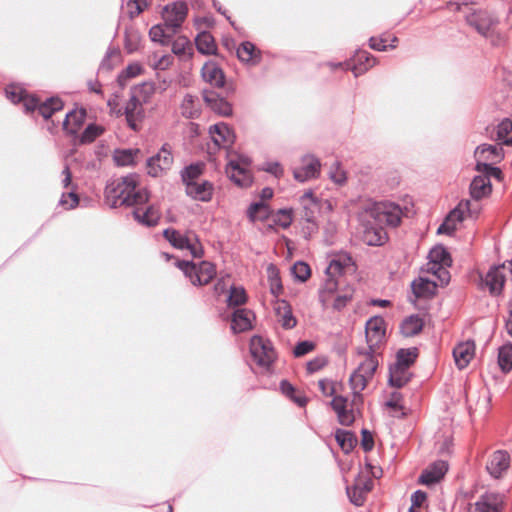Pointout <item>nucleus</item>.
<instances>
[{"label": "nucleus", "mask_w": 512, "mask_h": 512, "mask_svg": "<svg viewBox=\"0 0 512 512\" xmlns=\"http://www.w3.org/2000/svg\"><path fill=\"white\" fill-rule=\"evenodd\" d=\"M149 199L148 190L139 188V176L137 174H129L113 179L105 187V203L111 208L146 204Z\"/></svg>", "instance_id": "obj_1"}, {"label": "nucleus", "mask_w": 512, "mask_h": 512, "mask_svg": "<svg viewBox=\"0 0 512 512\" xmlns=\"http://www.w3.org/2000/svg\"><path fill=\"white\" fill-rule=\"evenodd\" d=\"M357 354L362 359L358 363L357 369L349 378L350 388L354 396H360L361 392L367 387L368 382L373 378L379 365V352L369 348L357 349Z\"/></svg>", "instance_id": "obj_2"}, {"label": "nucleus", "mask_w": 512, "mask_h": 512, "mask_svg": "<svg viewBox=\"0 0 512 512\" xmlns=\"http://www.w3.org/2000/svg\"><path fill=\"white\" fill-rule=\"evenodd\" d=\"M450 10L461 11L464 13L467 23L473 27L479 34L488 37L492 28L496 24V19L484 10H473L467 4L448 3Z\"/></svg>", "instance_id": "obj_3"}, {"label": "nucleus", "mask_w": 512, "mask_h": 512, "mask_svg": "<svg viewBox=\"0 0 512 512\" xmlns=\"http://www.w3.org/2000/svg\"><path fill=\"white\" fill-rule=\"evenodd\" d=\"M175 265L184 273L193 285H206L216 275L214 264L208 261H202L195 264L191 261L177 260Z\"/></svg>", "instance_id": "obj_4"}, {"label": "nucleus", "mask_w": 512, "mask_h": 512, "mask_svg": "<svg viewBox=\"0 0 512 512\" xmlns=\"http://www.w3.org/2000/svg\"><path fill=\"white\" fill-rule=\"evenodd\" d=\"M402 209L398 204L384 201L372 205L364 212V217L372 218L379 225L387 224L396 227L402 217Z\"/></svg>", "instance_id": "obj_5"}, {"label": "nucleus", "mask_w": 512, "mask_h": 512, "mask_svg": "<svg viewBox=\"0 0 512 512\" xmlns=\"http://www.w3.org/2000/svg\"><path fill=\"white\" fill-rule=\"evenodd\" d=\"M163 236L173 247L189 250L195 258L202 257L203 248L195 234H182L173 228H167L163 231Z\"/></svg>", "instance_id": "obj_6"}, {"label": "nucleus", "mask_w": 512, "mask_h": 512, "mask_svg": "<svg viewBox=\"0 0 512 512\" xmlns=\"http://www.w3.org/2000/svg\"><path fill=\"white\" fill-rule=\"evenodd\" d=\"M188 14V5L184 1L167 4L162 11L165 27L175 34L184 23Z\"/></svg>", "instance_id": "obj_7"}, {"label": "nucleus", "mask_w": 512, "mask_h": 512, "mask_svg": "<svg viewBox=\"0 0 512 512\" xmlns=\"http://www.w3.org/2000/svg\"><path fill=\"white\" fill-rule=\"evenodd\" d=\"M250 352L256 364L263 368H269L276 357L271 343L261 336H253L251 338Z\"/></svg>", "instance_id": "obj_8"}, {"label": "nucleus", "mask_w": 512, "mask_h": 512, "mask_svg": "<svg viewBox=\"0 0 512 512\" xmlns=\"http://www.w3.org/2000/svg\"><path fill=\"white\" fill-rule=\"evenodd\" d=\"M385 334L386 324L384 319L380 316L370 318L365 325L367 348L378 350L384 343Z\"/></svg>", "instance_id": "obj_9"}, {"label": "nucleus", "mask_w": 512, "mask_h": 512, "mask_svg": "<svg viewBox=\"0 0 512 512\" xmlns=\"http://www.w3.org/2000/svg\"><path fill=\"white\" fill-rule=\"evenodd\" d=\"M173 165V155L170 147L164 144L159 152L147 160V172L152 177H158L170 170Z\"/></svg>", "instance_id": "obj_10"}, {"label": "nucleus", "mask_w": 512, "mask_h": 512, "mask_svg": "<svg viewBox=\"0 0 512 512\" xmlns=\"http://www.w3.org/2000/svg\"><path fill=\"white\" fill-rule=\"evenodd\" d=\"M133 217L141 225L147 227L156 226L161 218V211L157 204L149 203L146 204L132 205Z\"/></svg>", "instance_id": "obj_11"}, {"label": "nucleus", "mask_w": 512, "mask_h": 512, "mask_svg": "<svg viewBox=\"0 0 512 512\" xmlns=\"http://www.w3.org/2000/svg\"><path fill=\"white\" fill-rule=\"evenodd\" d=\"M320 161L312 155H305L301 159V167L293 170L294 178L299 182H305L317 178L320 174Z\"/></svg>", "instance_id": "obj_12"}, {"label": "nucleus", "mask_w": 512, "mask_h": 512, "mask_svg": "<svg viewBox=\"0 0 512 512\" xmlns=\"http://www.w3.org/2000/svg\"><path fill=\"white\" fill-rule=\"evenodd\" d=\"M373 481L370 478L359 476L351 487H347V495L355 506H362L366 495L372 490Z\"/></svg>", "instance_id": "obj_13"}, {"label": "nucleus", "mask_w": 512, "mask_h": 512, "mask_svg": "<svg viewBox=\"0 0 512 512\" xmlns=\"http://www.w3.org/2000/svg\"><path fill=\"white\" fill-rule=\"evenodd\" d=\"M144 103L129 98L127 101L123 114L125 115L127 125L134 131L141 128V123L145 118Z\"/></svg>", "instance_id": "obj_14"}, {"label": "nucleus", "mask_w": 512, "mask_h": 512, "mask_svg": "<svg viewBox=\"0 0 512 512\" xmlns=\"http://www.w3.org/2000/svg\"><path fill=\"white\" fill-rule=\"evenodd\" d=\"M213 143L219 148H230L235 141V134L230 127L223 123H216L209 128Z\"/></svg>", "instance_id": "obj_15"}, {"label": "nucleus", "mask_w": 512, "mask_h": 512, "mask_svg": "<svg viewBox=\"0 0 512 512\" xmlns=\"http://www.w3.org/2000/svg\"><path fill=\"white\" fill-rule=\"evenodd\" d=\"M510 466V456L506 451L497 450L488 459L486 469L495 479H499Z\"/></svg>", "instance_id": "obj_16"}, {"label": "nucleus", "mask_w": 512, "mask_h": 512, "mask_svg": "<svg viewBox=\"0 0 512 512\" xmlns=\"http://www.w3.org/2000/svg\"><path fill=\"white\" fill-rule=\"evenodd\" d=\"M475 159L478 162H490L489 164L499 163L504 158L502 144H482L474 151Z\"/></svg>", "instance_id": "obj_17"}, {"label": "nucleus", "mask_w": 512, "mask_h": 512, "mask_svg": "<svg viewBox=\"0 0 512 512\" xmlns=\"http://www.w3.org/2000/svg\"><path fill=\"white\" fill-rule=\"evenodd\" d=\"M363 218L367 222L362 235L363 242L369 246H380L384 244L387 237L382 225L374 222L372 218H366L364 216Z\"/></svg>", "instance_id": "obj_18"}, {"label": "nucleus", "mask_w": 512, "mask_h": 512, "mask_svg": "<svg viewBox=\"0 0 512 512\" xmlns=\"http://www.w3.org/2000/svg\"><path fill=\"white\" fill-rule=\"evenodd\" d=\"M203 99L207 106H209L215 113L226 117L232 115V105L226 99L220 97L216 92L212 90H204Z\"/></svg>", "instance_id": "obj_19"}, {"label": "nucleus", "mask_w": 512, "mask_h": 512, "mask_svg": "<svg viewBox=\"0 0 512 512\" xmlns=\"http://www.w3.org/2000/svg\"><path fill=\"white\" fill-rule=\"evenodd\" d=\"M447 471L448 464L446 461H436L422 472L419 477V482L428 486L438 483L444 477Z\"/></svg>", "instance_id": "obj_20"}, {"label": "nucleus", "mask_w": 512, "mask_h": 512, "mask_svg": "<svg viewBox=\"0 0 512 512\" xmlns=\"http://www.w3.org/2000/svg\"><path fill=\"white\" fill-rule=\"evenodd\" d=\"M504 282L505 275L499 266L491 267L486 275L481 278L482 286L487 287L492 295H499L501 293Z\"/></svg>", "instance_id": "obj_21"}, {"label": "nucleus", "mask_w": 512, "mask_h": 512, "mask_svg": "<svg viewBox=\"0 0 512 512\" xmlns=\"http://www.w3.org/2000/svg\"><path fill=\"white\" fill-rule=\"evenodd\" d=\"M475 355V343L471 340L461 342L453 349L455 364L459 369L466 368Z\"/></svg>", "instance_id": "obj_22"}, {"label": "nucleus", "mask_w": 512, "mask_h": 512, "mask_svg": "<svg viewBox=\"0 0 512 512\" xmlns=\"http://www.w3.org/2000/svg\"><path fill=\"white\" fill-rule=\"evenodd\" d=\"M228 177L239 187H248L252 183V174L250 170L237 164V161L229 160L226 166Z\"/></svg>", "instance_id": "obj_23"}, {"label": "nucleus", "mask_w": 512, "mask_h": 512, "mask_svg": "<svg viewBox=\"0 0 512 512\" xmlns=\"http://www.w3.org/2000/svg\"><path fill=\"white\" fill-rule=\"evenodd\" d=\"M274 311L277 321L284 329H292L296 326L297 320L293 315L290 304L286 300H276L274 303Z\"/></svg>", "instance_id": "obj_24"}, {"label": "nucleus", "mask_w": 512, "mask_h": 512, "mask_svg": "<svg viewBox=\"0 0 512 512\" xmlns=\"http://www.w3.org/2000/svg\"><path fill=\"white\" fill-rule=\"evenodd\" d=\"M254 314L246 308H238L232 314L231 329L234 333H242L252 328Z\"/></svg>", "instance_id": "obj_25"}, {"label": "nucleus", "mask_w": 512, "mask_h": 512, "mask_svg": "<svg viewBox=\"0 0 512 512\" xmlns=\"http://www.w3.org/2000/svg\"><path fill=\"white\" fill-rule=\"evenodd\" d=\"M205 82L216 88H222L225 85V75L222 69L213 61L204 64L201 70Z\"/></svg>", "instance_id": "obj_26"}, {"label": "nucleus", "mask_w": 512, "mask_h": 512, "mask_svg": "<svg viewBox=\"0 0 512 512\" xmlns=\"http://www.w3.org/2000/svg\"><path fill=\"white\" fill-rule=\"evenodd\" d=\"M86 115L84 108L71 110L66 114L63 121V130L72 136H76L85 122Z\"/></svg>", "instance_id": "obj_27"}, {"label": "nucleus", "mask_w": 512, "mask_h": 512, "mask_svg": "<svg viewBox=\"0 0 512 512\" xmlns=\"http://www.w3.org/2000/svg\"><path fill=\"white\" fill-rule=\"evenodd\" d=\"M503 504V496L496 493H486L475 503L477 512H500Z\"/></svg>", "instance_id": "obj_28"}, {"label": "nucleus", "mask_w": 512, "mask_h": 512, "mask_svg": "<svg viewBox=\"0 0 512 512\" xmlns=\"http://www.w3.org/2000/svg\"><path fill=\"white\" fill-rule=\"evenodd\" d=\"M411 288L416 298H431L436 293L437 284L428 278L419 277L412 282Z\"/></svg>", "instance_id": "obj_29"}, {"label": "nucleus", "mask_w": 512, "mask_h": 512, "mask_svg": "<svg viewBox=\"0 0 512 512\" xmlns=\"http://www.w3.org/2000/svg\"><path fill=\"white\" fill-rule=\"evenodd\" d=\"M212 191L213 185L208 181H203L201 183L195 181L193 183H188L186 186L187 195L204 202L211 200Z\"/></svg>", "instance_id": "obj_30"}, {"label": "nucleus", "mask_w": 512, "mask_h": 512, "mask_svg": "<svg viewBox=\"0 0 512 512\" xmlns=\"http://www.w3.org/2000/svg\"><path fill=\"white\" fill-rule=\"evenodd\" d=\"M343 258H344L343 261H342V257H339L337 259H332L329 266L326 269V274L328 277L325 282V289L329 292H333L337 287V282L334 279V276L336 274H340L342 272L344 266L346 265V262H349L351 260V258L348 256H345Z\"/></svg>", "instance_id": "obj_31"}, {"label": "nucleus", "mask_w": 512, "mask_h": 512, "mask_svg": "<svg viewBox=\"0 0 512 512\" xmlns=\"http://www.w3.org/2000/svg\"><path fill=\"white\" fill-rule=\"evenodd\" d=\"M376 64L375 58L367 51H357L353 57V65L349 67L354 75L357 77L365 73L369 68Z\"/></svg>", "instance_id": "obj_32"}, {"label": "nucleus", "mask_w": 512, "mask_h": 512, "mask_svg": "<svg viewBox=\"0 0 512 512\" xmlns=\"http://www.w3.org/2000/svg\"><path fill=\"white\" fill-rule=\"evenodd\" d=\"M409 368L394 363L389 368V383L396 388H402L410 380Z\"/></svg>", "instance_id": "obj_33"}, {"label": "nucleus", "mask_w": 512, "mask_h": 512, "mask_svg": "<svg viewBox=\"0 0 512 512\" xmlns=\"http://www.w3.org/2000/svg\"><path fill=\"white\" fill-rule=\"evenodd\" d=\"M491 192V182L481 174L475 176L470 184V194L473 199L479 200Z\"/></svg>", "instance_id": "obj_34"}, {"label": "nucleus", "mask_w": 512, "mask_h": 512, "mask_svg": "<svg viewBox=\"0 0 512 512\" xmlns=\"http://www.w3.org/2000/svg\"><path fill=\"white\" fill-rule=\"evenodd\" d=\"M180 110L182 116L187 119L198 118L201 114L198 98L191 94H186L181 102Z\"/></svg>", "instance_id": "obj_35"}, {"label": "nucleus", "mask_w": 512, "mask_h": 512, "mask_svg": "<svg viewBox=\"0 0 512 512\" xmlns=\"http://www.w3.org/2000/svg\"><path fill=\"white\" fill-rule=\"evenodd\" d=\"M424 321L419 315H411L403 320L401 332L406 337H413L423 329Z\"/></svg>", "instance_id": "obj_36"}, {"label": "nucleus", "mask_w": 512, "mask_h": 512, "mask_svg": "<svg viewBox=\"0 0 512 512\" xmlns=\"http://www.w3.org/2000/svg\"><path fill=\"white\" fill-rule=\"evenodd\" d=\"M197 50L201 54L211 55L215 54L217 46L213 36L206 31L199 33L195 39Z\"/></svg>", "instance_id": "obj_37"}, {"label": "nucleus", "mask_w": 512, "mask_h": 512, "mask_svg": "<svg viewBox=\"0 0 512 512\" xmlns=\"http://www.w3.org/2000/svg\"><path fill=\"white\" fill-rule=\"evenodd\" d=\"M154 93V86L152 83L144 82L134 86L130 91V97L141 103H148Z\"/></svg>", "instance_id": "obj_38"}, {"label": "nucleus", "mask_w": 512, "mask_h": 512, "mask_svg": "<svg viewBox=\"0 0 512 512\" xmlns=\"http://www.w3.org/2000/svg\"><path fill=\"white\" fill-rule=\"evenodd\" d=\"M335 438L345 453L352 451L357 441L356 437L351 432L342 429L336 431Z\"/></svg>", "instance_id": "obj_39"}, {"label": "nucleus", "mask_w": 512, "mask_h": 512, "mask_svg": "<svg viewBox=\"0 0 512 512\" xmlns=\"http://www.w3.org/2000/svg\"><path fill=\"white\" fill-rule=\"evenodd\" d=\"M63 108V102L59 98L52 97L45 102L39 104L38 112L45 119L50 118L56 111H59Z\"/></svg>", "instance_id": "obj_40"}, {"label": "nucleus", "mask_w": 512, "mask_h": 512, "mask_svg": "<svg viewBox=\"0 0 512 512\" xmlns=\"http://www.w3.org/2000/svg\"><path fill=\"white\" fill-rule=\"evenodd\" d=\"M428 258L431 262L438 263L440 265H451L452 263L449 252L442 245L433 247L429 252Z\"/></svg>", "instance_id": "obj_41"}, {"label": "nucleus", "mask_w": 512, "mask_h": 512, "mask_svg": "<svg viewBox=\"0 0 512 512\" xmlns=\"http://www.w3.org/2000/svg\"><path fill=\"white\" fill-rule=\"evenodd\" d=\"M268 281L270 286V292L274 296H279L283 291V286L279 276V271L273 264H270L267 268Z\"/></svg>", "instance_id": "obj_42"}, {"label": "nucleus", "mask_w": 512, "mask_h": 512, "mask_svg": "<svg viewBox=\"0 0 512 512\" xmlns=\"http://www.w3.org/2000/svg\"><path fill=\"white\" fill-rule=\"evenodd\" d=\"M418 357V349L416 347L408 349H400L396 354V364L409 368Z\"/></svg>", "instance_id": "obj_43"}, {"label": "nucleus", "mask_w": 512, "mask_h": 512, "mask_svg": "<svg viewBox=\"0 0 512 512\" xmlns=\"http://www.w3.org/2000/svg\"><path fill=\"white\" fill-rule=\"evenodd\" d=\"M498 364L503 372L512 369V344H505L499 348Z\"/></svg>", "instance_id": "obj_44"}, {"label": "nucleus", "mask_w": 512, "mask_h": 512, "mask_svg": "<svg viewBox=\"0 0 512 512\" xmlns=\"http://www.w3.org/2000/svg\"><path fill=\"white\" fill-rule=\"evenodd\" d=\"M268 214L269 207L264 202L252 203L247 210V216L251 222H255L257 219L264 220Z\"/></svg>", "instance_id": "obj_45"}, {"label": "nucleus", "mask_w": 512, "mask_h": 512, "mask_svg": "<svg viewBox=\"0 0 512 512\" xmlns=\"http://www.w3.org/2000/svg\"><path fill=\"white\" fill-rule=\"evenodd\" d=\"M138 153V149L117 150L114 154V161L118 166L133 165L135 162V157Z\"/></svg>", "instance_id": "obj_46"}, {"label": "nucleus", "mask_w": 512, "mask_h": 512, "mask_svg": "<svg viewBox=\"0 0 512 512\" xmlns=\"http://www.w3.org/2000/svg\"><path fill=\"white\" fill-rule=\"evenodd\" d=\"M282 393L295 402L298 406L304 407L307 404V398L303 395H295L294 386L287 380H282L280 383Z\"/></svg>", "instance_id": "obj_47"}, {"label": "nucleus", "mask_w": 512, "mask_h": 512, "mask_svg": "<svg viewBox=\"0 0 512 512\" xmlns=\"http://www.w3.org/2000/svg\"><path fill=\"white\" fill-rule=\"evenodd\" d=\"M237 56L242 62L255 63V45L249 41L243 42L237 49Z\"/></svg>", "instance_id": "obj_48"}, {"label": "nucleus", "mask_w": 512, "mask_h": 512, "mask_svg": "<svg viewBox=\"0 0 512 512\" xmlns=\"http://www.w3.org/2000/svg\"><path fill=\"white\" fill-rule=\"evenodd\" d=\"M172 35L173 34L171 33V31L165 27V24L164 25H160V24L154 25L149 30L150 39L153 42H158L160 44H166L168 39Z\"/></svg>", "instance_id": "obj_49"}, {"label": "nucleus", "mask_w": 512, "mask_h": 512, "mask_svg": "<svg viewBox=\"0 0 512 512\" xmlns=\"http://www.w3.org/2000/svg\"><path fill=\"white\" fill-rule=\"evenodd\" d=\"M104 132V129L96 124H89L82 134L79 136L80 144H89L92 143L97 137H99Z\"/></svg>", "instance_id": "obj_50"}, {"label": "nucleus", "mask_w": 512, "mask_h": 512, "mask_svg": "<svg viewBox=\"0 0 512 512\" xmlns=\"http://www.w3.org/2000/svg\"><path fill=\"white\" fill-rule=\"evenodd\" d=\"M476 170L482 175L488 177L490 180L491 177L501 181L502 180V171L498 167L492 166V164L486 162H478L476 163Z\"/></svg>", "instance_id": "obj_51"}, {"label": "nucleus", "mask_w": 512, "mask_h": 512, "mask_svg": "<svg viewBox=\"0 0 512 512\" xmlns=\"http://www.w3.org/2000/svg\"><path fill=\"white\" fill-rule=\"evenodd\" d=\"M202 165L201 164H191L188 167L184 168L181 172V177L183 183L187 186L188 183H193L199 176L202 174Z\"/></svg>", "instance_id": "obj_52"}, {"label": "nucleus", "mask_w": 512, "mask_h": 512, "mask_svg": "<svg viewBox=\"0 0 512 512\" xmlns=\"http://www.w3.org/2000/svg\"><path fill=\"white\" fill-rule=\"evenodd\" d=\"M172 52L183 58L191 57V44L187 38H178L173 42Z\"/></svg>", "instance_id": "obj_53"}, {"label": "nucleus", "mask_w": 512, "mask_h": 512, "mask_svg": "<svg viewBox=\"0 0 512 512\" xmlns=\"http://www.w3.org/2000/svg\"><path fill=\"white\" fill-rule=\"evenodd\" d=\"M247 300L244 288L231 286L230 293L228 296L229 306H240L243 305Z\"/></svg>", "instance_id": "obj_54"}, {"label": "nucleus", "mask_w": 512, "mask_h": 512, "mask_svg": "<svg viewBox=\"0 0 512 512\" xmlns=\"http://www.w3.org/2000/svg\"><path fill=\"white\" fill-rule=\"evenodd\" d=\"M142 72V67L137 64L128 65L118 76V82L121 86L126 84V81L140 75Z\"/></svg>", "instance_id": "obj_55"}, {"label": "nucleus", "mask_w": 512, "mask_h": 512, "mask_svg": "<svg viewBox=\"0 0 512 512\" xmlns=\"http://www.w3.org/2000/svg\"><path fill=\"white\" fill-rule=\"evenodd\" d=\"M398 41L397 37L393 36L391 39V44L387 45V38L384 36L381 37H371L369 39V46L377 51H385L388 47L395 48L396 42Z\"/></svg>", "instance_id": "obj_56"}, {"label": "nucleus", "mask_w": 512, "mask_h": 512, "mask_svg": "<svg viewBox=\"0 0 512 512\" xmlns=\"http://www.w3.org/2000/svg\"><path fill=\"white\" fill-rule=\"evenodd\" d=\"M469 205V200L461 201L452 211H450L447 217L451 218V220L455 221L457 224L461 223L464 220L465 212L469 211Z\"/></svg>", "instance_id": "obj_57"}, {"label": "nucleus", "mask_w": 512, "mask_h": 512, "mask_svg": "<svg viewBox=\"0 0 512 512\" xmlns=\"http://www.w3.org/2000/svg\"><path fill=\"white\" fill-rule=\"evenodd\" d=\"M292 273L296 279L305 282L310 277L311 270L307 263L298 261L293 265Z\"/></svg>", "instance_id": "obj_58"}, {"label": "nucleus", "mask_w": 512, "mask_h": 512, "mask_svg": "<svg viewBox=\"0 0 512 512\" xmlns=\"http://www.w3.org/2000/svg\"><path fill=\"white\" fill-rule=\"evenodd\" d=\"M292 214H293L292 209L284 208V209L278 210L275 215V219H274L275 224H277L278 226H280L284 229L288 228L292 224V221H293Z\"/></svg>", "instance_id": "obj_59"}, {"label": "nucleus", "mask_w": 512, "mask_h": 512, "mask_svg": "<svg viewBox=\"0 0 512 512\" xmlns=\"http://www.w3.org/2000/svg\"><path fill=\"white\" fill-rule=\"evenodd\" d=\"M140 44V36L136 31H126L125 33V49L129 53L135 52Z\"/></svg>", "instance_id": "obj_60"}, {"label": "nucleus", "mask_w": 512, "mask_h": 512, "mask_svg": "<svg viewBox=\"0 0 512 512\" xmlns=\"http://www.w3.org/2000/svg\"><path fill=\"white\" fill-rule=\"evenodd\" d=\"M329 177L333 182L337 184H343L346 181V173L341 168L339 162H334L332 164L329 171Z\"/></svg>", "instance_id": "obj_61"}, {"label": "nucleus", "mask_w": 512, "mask_h": 512, "mask_svg": "<svg viewBox=\"0 0 512 512\" xmlns=\"http://www.w3.org/2000/svg\"><path fill=\"white\" fill-rule=\"evenodd\" d=\"M314 348H315V344L312 341H308V340L301 341L295 346V348L293 350V354L295 357H302V356L310 353L311 351H313Z\"/></svg>", "instance_id": "obj_62"}, {"label": "nucleus", "mask_w": 512, "mask_h": 512, "mask_svg": "<svg viewBox=\"0 0 512 512\" xmlns=\"http://www.w3.org/2000/svg\"><path fill=\"white\" fill-rule=\"evenodd\" d=\"M6 96L11 102L18 103L21 102L24 96V91L14 85H10L5 89Z\"/></svg>", "instance_id": "obj_63"}, {"label": "nucleus", "mask_w": 512, "mask_h": 512, "mask_svg": "<svg viewBox=\"0 0 512 512\" xmlns=\"http://www.w3.org/2000/svg\"><path fill=\"white\" fill-rule=\"evenodd\" d=\"M512 131V121L509 119L502 120L497 126V139L503 140Z\"/></svg>", "instance_id": "obj_64"}]
</instances>
